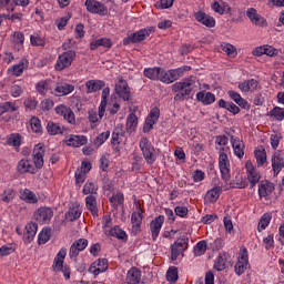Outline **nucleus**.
I'll list each match as a JSON object with an SVG mask.
<instances>
[{"label": "nucleus", "instance_id": "obj_59", "mask_svg": "<svg viewBox=\"0 0 284 284\" xmlns=\"http://www.w3.org/2000/svg\"><path fill=\"white\" fill-rule=\"evenodd\" d=\"M31 45L45 48V37L34 33L30 37Z\"/></svg>", "mask_w": 284, "mask_h": 284}, {"label": "nucleus", "instance_id": "obj_39", "mask_svg": "<svg viewBox=\"0 0 284 284\" xmlns=\"http://www.w3.org/2000/svg\"><path fill=\"white\" fill-rule=\"evenodd\" d=\"M196 100L203 103V105H212L216 101V95L212 92L201 91L196 93Z\"/></svg>", "mask_w": 284, "mask_h": 284}, {"label": "nucleus", "instance_id": "obj_64", "mask_svg": "<svg viewBox=\"0 0 284 284\" xmlns=\"http://www.w3.org/2000/svg\"><path fill=\"white\" fill-rule=\"evenodd\" d=\"M17 248L14 247V244H4L0 247V258H3V256H10V254H13V252Z\"/></svg>", "mask_w": 284, "mask_h": 284}, {"label": "nucleus", "instance_id": "obj_57", "mask_svg": "<svg viewBox=\"0 0 284 284\" xmlns=\"http://www.w3.org/2000/svg\"><path fill=\"white\" fill-rule=\"evenodd\" d=\"M36 90L41 94V97H45L48 94V90H50V83L48 80H40L36 84Z\"/></svg>", "mask_w": 284, "mask_h": 284}, {"label": "nucleus", "instance_id": "obj_23", "mask_svg": "<svg viewBox=\"0 0 284 284\" xmlns=\"http://www.w3.org/2000/svg\"><path fill=\"white\" fill-rule=\"evenodd\" d=\"M194 19L197 21V23H201L202 26H205L206 28H215L216 20L214 17L203 12L197 11L194 13Z\"/></svg>", "mask_w": 284, "mask_h": 284}, {"label": "nucleus", "instance_id": "obj_63", "mask_svg": "<svg viewBox=\"0 0 284 284\" xmlns=\"http://www.w3.org/2000/svg\"><path fill=\"white\" fill-rule=\"evenodd\" d=\"M270 116H273L275 121L284 120V108L275 106L270 111Z\"/></svg>", "mask_w": 284, "mask_h": 284}, {"label": "nucleus", "instance_id": "obj_24", "mask_svg": "<svg viewBox=\"0 0 284 284\" xmlns=\"http://www.w3.org/2000/svg\"><path fill=\"white\" fill-rule=\"evenodd\" d=\"M19 199L29 205H37L39 203V196L30 189H21L19 191Z\"/></svg>", "mask_w": 284, "mask_h": 284}, {"label": "nucleus", "instance_id": "obj_33", "mask_svg": "<svg viewBox=\"0 0 284 284\" xmlns=\"http://www.w3.org/2000/svg\"><path fill=\"white\" fill-rule=\"evenodd\" d=\"M85 207L93 219L99 216V204L97 203V195H88L85 197Z\"/></svg>", "mask_w": 284, "mask_h": 284}, {"label": "nucleus", "instance_id": "obj_34", "mask_svg": "<svg viewBox=\"0 0 284 284\" xmlns=\"http://www.w3.org/2000/svg\"><path fill=\"white\" fill-rule=\"evenodd\" d=\"M237 88L239 90H241V92H256L261 88V85L256 80L250 79L240 82Z\"/></svg>", "mask_w": 284, "mask_h": 284}, {"label": "nucleus", "instance_id": "obj_14", "mask_svg": "<svg viewBox=\"0 0 284 284\" xmlns=\"http://www.w3.org/2000/svg\"><path fill=\"white\" fill-rule=\"evenodd\" d=\"M271 166L274 176L281 174L284 169V150H276L271 156Z\"/></svg>", "mask_w": 284, "mask_h": 284}, {"label": "nucleus", "instance_id": "obj_11", "mask_svg": "<svg viewBox=\"0 0 284 284\" xmlns=\"http://www.w3.org/2000/svg\"><path fill=\"white\" fill-rule=\"evenodd\" d=\"M189 243L190 240L187 237H179L171 246V261H176V258L187 250Z\"/></svg>", "mask_w": 284, "mask_h": 284}, {"label": "nucleus", "instance_id": "obj_30", "mask_svg": "<svg viewBox=\"0 0 284 284\" xmlns=\"http://www.w3.org/2000/svg\"><path fill=\"white\" fill-rule=\"evenodd\" d=\"M254 159L256 160L257 168H263L267 163V151L263 145H258L254 149Z\"/></svg>", "mask_w": 284, "mask_h": 284}, {"label": "nucleus", "instance_id": "obj_40", "mask_svg": "<svg viewBox=\"0 0 284 284\" xmlns=\"http://www.w3.org/2000/svg\"><path fill=\"white\" fill-rule=\"evenodd\" d=\"M87 94L99 92L102 88H105V82L102 80H89L85 82Z\"/></svg>", "mask_w": 284, "mask_h": 284}, {"label": "nucleus", "instance_id": "obj_62", "mask_svg": "<svg viewBox=\"0 0 284 284\" xmlns=\"http://www.w3.org/2000/svg\"><path fill=\"white\" fill-rule=\"evenodd\" d=\"M7 145H12L13 148L21 146V135L18 133H12L7 138Z\"/></svg>", "mask_w": 284, "mask_h": 284}, {"label": "nucleus", "instance_id": "obj_50", "mask_svg": "<svg viewBox=\"0 0 284 284\" xmlns=\"http://www.w3.org/2000/svg\"><path fill=\"white\" fill-rule=\"evenodd\" d=\"M50 239H52V230L49 227L42 229V231L38 234V245H45Z\"/></svg>", "mask_w": 284, "mask_h": 284}, {"label": "nucleus", "instance_id": "obj_52", "mask_svg": "<svg viewBox=\"0 0 284 284\" xmlns=\"http://www.w3.org/2000/svg\"><path fill=\"white\" fill-rule=\"evenodd\" d=\"M270 223H272V214L264 213L257 224V232H263V230H267V227H270Z\"/></svg>", "mask_w": 284, "mask_h": 284}, {"label": "nucleus", "instance_id": "obj_8", "mask_svg": "<svg viewBox=\"0 0 284 284\" xmlns=\"http://www.w3.org/2000/svg\"><path fill=\"white\" fill-rule=\"evenodd\" d=\"M114 90L119 99H122V101H130V97H132V91L130 90V85H128V81H125L123 77H118Z\"/></svg>", "mask_w": 284, "mask_h": 284}, {"label": "nucleus", "instance_id": "obj_10", "mask_svg": "<svg viewBox=\"0 0 284 284\" xmlns=\"http://www.w3.org/2000/svg\"><path fill=\"white\" fill-rule=\"evenodd\" d=\"M250 267V255L247 253V248L243 247L240 250V255L237 257V263L235 264V274L237 276H242L245 274V271Z\"/></svg>", "mask_w": 284, "mask_h": 284}, {"label": "nucleus", "instance_id": "obj_36", "mask_svg": "<svg viewBox=\"0 0 284 284\" xmlns=\"http://www.w3.org/2000/svg\"><path fill=\"white\" fill-rule=\"evenodd\" d=\"M29 67H30V61L23 58L18 64H13L9 69V72H11L13 77H21V74H23V71L28 70Z\"/></svg>", "mask_w": 284, "mask_h": 284}, {"label": "nucleus", "instance_id": "obj_27", "mask_svg": "<svg viewBox=\"0 0 284 284\" xmlns=\"http://www.w3.org/2000/svg\"><path fill=\"white\" fill-rule=\"evenodd\" d=\"M74 91V84L69 83H58L51 94L54 97H68V94H72Z\"/></svg>", "mask_w": 284, "mask_h": 284}, {"label": "nucleus", "instance_id": "obj_54", "mask_svg": "<svg viewBox=\"0 0 284 284\" xmlns=\"http://www.w3.org/2000/svg\"><path fill=\"white\" fill-rule=\"evenodd\" d=\"M161 67L155 68H146L143 71L144 77L146 79H150L151 81H159V74H160Z\"/></svg>", "mask_w": 284, "mask_h": 284}, {"label": "nucleus", "instance_id": "obj_4", "mask_svg": "<svg viewBox=\"0 0 284 284\" xmlns=\"http://www.w3.org/2000/svg\"><path fill=\"white\" fill-rule=\"evenodd\" d=\"M65 256H68V248H60L53 260L52 268L53 272H62L64 278H70V267L64 264Z\"/></svg>", "mask_w": 284, "mask_h": 284}, {"label": "nucleus", "instance_id": "obj_44", "mask_svg": "<svg viewBox=\"0 0 284 284\" xmlns=\"http://www.w3.org/2000/svg\"><path fill=\"white\" fill-rule=\"evenodd\" d=\"M126 283L139 284L141 283V270L131 267L126 274Z\"/></svg>", "mask_w": 284, "mask_h": 284}, {"label": "nucleus", "instance_id": "obj_45", "mask_svg": "<svg viewBox=\"0 0 284 284\" xmlns=\"http://www.w3.org/2000/svg\"><path fill=\"white\" fill-rule=\"evenodd\" d=\"M139 125V118L134 113H130L126 118V132L134 134Z\"/></svg>", "mask_w": 284, "mask_h": 284}, {"label": "nucleus", "instance_id": "obj_6", "mask_svg": "<svg viewBox=\"0 0 284 284\" xmlns=\"http://www.w3.org/2000/svg\"><path fill=\"white\" fill-rule=\"evenodd\" d=\"M74 59H77V51H64L58 57L57 62L54 64V70H57V72H63V70H68V68L72 65Z\"/></svg>", "mask_w": 284, "mask_h": 284}, {"label": "nucleus", "instance_id": "obj_2", "mask_svg": "<svg viewBox=\"0 0 284 284\" xmlns=\"http://www.w3.org/2000/svg\"><path fill=\"white\" fill-rule=\"evenodd\" d=\"M108 97H110V88H104L101 93V102L98 109V113L95 111H89V121L91 123H98L105 116V109L108 108Z\"/></svg>", "mask_w": 284, "mask_h": 284}, {"label": "nucleus", "instance_id": "obj_55", "mask_svg": "<svg viewBox=\"0 0 284 284\" xmlns=\"http://www.w3.org/2000/svg\"><path fill=\"white\" fill-rule=\"evenodd\" d=\"M24 41H26V36L23 34V32L16 31L13 33V43H14V48H17V50H23Z\"/></svg>", "mask_w": 284, "mask_h": 284}, {"label": "nucleus", "instance_id": "obj_47", "mask_svg": "<svg viewBox=\"0 0 284 284\" xmlns=\"http://www.w3.org/2000/svg\"><path fill=\"white\" fill-rule=\"evenodd\" d=\"M105 110L111 115L119 113V110H121V104L119 103V101H116V97H114V99H112V97L111 98L108 97V103H106Z\"/></svg>", "mask_w": 284, "mask_h": 284}, {"label": "nucleus", "instance_id": "obj_21", "mask_svg": "<svg viewBox=\"0 0 284 284\" xmlns=\"http://www.w3.org/2000/svg\"><path fill=\"white\" fill-rule=\"evenodd\" d=\"M32 154L36 170H41V168H43V156H45V149L43 148V144H37L33 148Z\"/></svg>", "mask_w": 284, "mask_h": 284}, {"label": "nucleus", "instance_id": "obj_3", "mask_svg": "<svg viewBox=\"0 0 284 284\" xmlns=\"http://www.w3.org/2000/svg\"><path fill=\"white\" fill-rule=\"evenodd\" d=\"M139 148L148 165H154L156 162V150L152 145V142L148 138H141Z\"/></svg>", "mask_w": 284, "mask_h": 284}, {"label": "nucleus", "instance_id": "obj_12", "mask_svg": "<svg viewBox=\"0 0 284 284\" xmlns=\"http://www.w3.org/2000/svg\"><path fill=\"white\" fill-rule=\"evenodd\" d=\"M54 112L58 114V116H62L67 123H70V125H74L77 123V116L70 106L65 104H59L54 108Z\"/></svg>", "mask_w": 284, "mask_h": 284}, {"label": "nucleus", "instance_id": "obj_1", "mask_svg": "<svg viewBox=\"0 0 284 284\" xmlns=\"http://www.w3.org/2000/svg\"><path fill=\"white\" fill-rule=\"evenodd\" d=\"M194 85H196V78L193 75L180 82H175L172 85V92H175L174 101H185V99L192 94Z\"/></svg>", "mask_w": 284, "mask_h": 284}, {"label": "nucleus", "instance_id": "obj_20", "mask_svg": "<svg viewBox=\"0 0 284 284\" xmlns=\"http://www.w3.org/2000/svg\"><path fill=\"white\" fill-rule=\"evenodd\" d=\"M275 186L274 183L267 181V180H262L258 184V196L260 199H270L272 196V193L274 192Z\"/></svg>", "mask_w": 284, "mask_h": 284}, {"label": "nucleus", "instance_id": "obj_31", "mask_svg": "<svg viewBox=\"0 0 284 284\" xmlns=\"http://www.w3.org/2000/svg\"><path fill=\"white\" fill-rule=\"evenodd\" d=\"M37 230H39V224L30 222L24 227L23 241L24 243H30L34 241V236H37Z\"/></svg>", "mask_w": 284, "mask_h": 284}, {"label": "nucleus", "instance_id": "obj_35", "mask_svg": "<svg viewBox=\"0 0 284 284\" xmlns=\"http://www.w3.org/2000/svg\"><path fill=\"white\" fill-rule=\"evenodd\" d=\"M143 207H141V203L136 204V211L131 215V223L133 229L141 230V223H143Z\"/></svg>", "mask_w": 284, "mask_h": 284}, {"label": "nucleus", "instance_id": "obj_37", "mask_svg": "<svg viewBox=\"0 0 284 284\" xmlns=\"http://www.w3.org/2000/svg\"><path fill=\"white\" fill-rule=\"evenodd\" d=\"M17 170L19 174H27V172H29L30 174L37 173V168L32 165L30 160H26V159H22L18 162Z\"/></svg>", "mask_w": 284, "mask_h": 284}, {"label": "nucleus", "instance_id": "obj_19", "mask_svg": "<svg viewBox=\"0 0 284 284\" xmlns=\"http://www.w3.org/2000/svg\"><path fill=\"white\" fill-rule=\"evenodd\" d=\"M88 239H79L74 241L69 251L70 258H77V256L88 247Z\"/></svg>", "mask_w": 284, "mask_h": 284}, {"label": "nucleus", "instance_id": "obj_61", "mask_svg": "<svg viewBox=\"0 0 284 284\" xmlns=\"http://www.w3.org/2000/svg\"><path fill=\"white\" fill-rule=\"evenodd\" d=\"M30 125L32 132H34L36 134H42L43 128L41 126V120L39 118L32 116L30 119Z\"/></svg>", "mask_w": 284, "mask_h": 284}, {"label": "nucleus", "instance_id": "obj_29", "mask_svg": "<svg viewBox=\"0 0 284 284\" xmlns=\"http://www.w3.org/2000/svg\"><path fill=\"white\" fill-rule=\"evenodd\" d=\"M64 141L70 148H81L88 143V136L71 134L68 135Z\"/></svg>", "mask_w": 284, "mask_h": 284}, {"label": "nucleus", "instance_id": "obj_13", "mask_svg": "<svg viewBox=\"0 0 284 284\" xmlns=\"http://www.w3.org/2000/svg\"><path fill=\"white\" fill-rule=\"evenodd\" d=\"M245 170L251 187H256V184L261 181V172H258V170L254 166L252 160H247L245 162Z\"/></svg>", "mask_w": 284, "mask_h": 284}, {"label": "nucleus", "instance_id": "obj_48", "mask_svg": "<svg viewBox=\"0 0 284 284\" xmlns=\"http://www.w3.org/2000/svg\"><path fill=\"white\" fill-rule=\"evenodd\" d=\"M82 194L89 196H97L99 194V185L94 182H85L83 189H82Z\"/></svg>", "mask_w": 284, "mask_h": 284}, {"label": "nucleus", "instance_id": "obj_15", "mask_svg": "<svg viewBox=\"0 0 284 284\" xmlns=\"http://www.w3.org/2000/svg\"><path fill=\"white\" fill-rule=\"evenodd\" d=\"M84 6L87 7L88 12L91 14H99V17H108V7L102 2L97 0H87Z\"/></svg>", "mask_w": 284, "mask_h": 284}, {"label": "nucleus", "instance_id": "obj_43", "mask_svg": "<svg viewBox=\"0 0 284 284\" xmlns=\"http://www.w3.org/2000/svg\"><path fill=\"white\" fill-rule=\"evenodd\" d=\"M65 130V126L53 122V121H49L47 123V132L48 134H50V136H57V134H63Z\"/></svg>", "mask_w": 284, "mask_h": 284}, {"label": "nucleus", "instance_id": "obj_58", "mask_svg": "<svg viewBox=\"0 0 284 284\" xmlns=\"http://www.w3.org/2000/svg\"><path fill=\"white\" fill-rule=\"evenodd\" d=\"M14 196H17L14 189H6L3 193L0 194V201L3 203H11V201H14Z\"/></svg>", "mask_w": 284, "mask_h": 284}, {"label": "nucleus", "instance_id": "obj_5", "mask_svg": "<svg viewBox=\"0 0 284 284\" xmlns=\"http://www.w3.org/2000/svg\"><path fill=\"white\" fill-rule=\"evenodd\" d=\"M227 154L229 153H225V150H222L221 153H219V169L221 179L224 183H230V179H232V164L230 163V156Z\"/></svg>", "mask_w": 284, "mask_h": 284}, {"label": "nucleus", "instance_id": "obj_41", "mask_svg": "<svg viewBox=\"0 0 284 284\" xmlns=\"http://www.w3.org/2000/svg\"><path fill=\"white\" fill-rule=\"evenodd\" d=\"M213 12H216L217 14H230L232 12V8L227 2L224 1H215L211 6Z\"/></svg>", "mask_w": 284, "mask_h": 284}, {"label": "nucleus", "instance_id": "obj_18", "mask_svg": "<svg viewBox=\"0 0 284 284\" xmlns=\"http://www.w3.org/2000/svg\"><path fill=\"white\" fill-rule=\"evenodd\" d=\"M159 116H161V110L158 106L152 108L145 120L143 131L150 132L154 128L156 121H159Z\"/></svg>", "mask_w": 284, "mask_h": 284}, {"label": "nucleus", "instance_id": "obj_32", "mask_svg": "<svg viewBox=\"0 0 284 284\" xmlns=\"http://www.w3.org/2000/svg\"><path fill=\"white\" fill-rule=\"evenodd\" d=\"M230 136L226 134L215 136V150H217L219 154L224 150V153H230Z\"/></svg>", "mask_w": 284, "mask_h": 284}, {"label": "nucleus", "instance_id": "obj_51", "mask_svg": "<svg viewBox=\"0 0 284 284\" xmlns=\"http://www.w3.org/2000/svg\"><path fill=\"white\" fill-rule=\"evenodd\" d=\"M158 81L166 84L174 83L175 80L172 78V70L166 71L163 68H160Z\"/></svg>", "mask_w": 284, "mask_h": 284}, {"label": "nucleus", "instance_id": "obj_60", "mask_svg": "<svg viewBox=\"0 0 284 284\" xmlns=\"http://www.w3.org/2000/svg\"><path fill=\"white\" fill-rule=\"evenodd\" d=\"M193 252L195 256H203V254L207 252V242L205 240L197 242V244L194 246Z\"/></svg>", "mask_w": 284, "mask_h": 284}, {"label": "nucleus", "instance_id": "obj_9", "mask_svg": "<svg viewBox=\"0 0 284 284\" xmlns=\"http://www.w3.org/2000/svg\"><path fill=\"white\" fill-rule=\"evenodd\" d=\"M154 32V28L141 29L138 32L130 34L123 39V45H130V43H140V41H145L150 34Z\"/></svg>", "mask_w": 284, "mask_h": 284}, {"label": "nucleus", "instance_id": "obj_16", "mask_svg": "<svg viewBox=\"0 0 284 284\" xmlns=\"http://www.w3.org/2000/svg\"><path fill=\"white\" fill-rule=\"evenodd\" d=\"M230 143L232 145L233 154L237 159H243L245 156V142L241 138L235 135H230Z\"/></svg>", "mask_w": 284, "mask_h": 284}, {"label": "nucleus", "instance_id": "obj_38", "mask_svg": "<svg viewBox=\"0 0 284 284\" xmlns=\"http://www.w3.org/2000/svg\"><path fill=\"white\" fill-rule=\"evenodd\" d=\"M227 95L243 110H250V103L241 97V93L230 90L227 91Z\"/></svg>", "mask_w": 284, "mask_h": 284}, {"label": "nucleus", "instance_id": "obj_53", "mask_svg": "<svg viewBox=\"0 0 284 284\" xmlns=\"http://www.w3.org/2000/svg\"><path fill=\"white\" fill-rule=\"evenodd\" d=\"M226 263H227V257L225 253H220L215 260L214 270H216V272H223V270L227 267Z\"/></svg>", "mask_w": 284, "mask_h": 284}, {"label": "nucleus", "instance_id": "obj_22", "mask_svg": "<svg viewBox=\"0 0 284 284\" xmlns=\"http://www.w3.org/2000/svg\"><path fill=\"white\" fill-rule=\"evenodd\" d=\"M163 223H165V216L159 215L150 223L151 230V239L152 241H156L159 239V234H161V227H163Z\"/></svg>", "mask_w": 284, "mask_h": 284}, {"label": "nucleus", "instance_id": "obj_26", "mask_svg": "<svg viewBox=\"0 0 284 284\" xmlns=\"http://www.w3.org/2000/svg\"><path fill=\"white\" fill-rule=\"evenodd\" d=\"M108 267L109 264L106 258H98L95 262L91 264L89 272L90 274H94V276H99V274L105 272Z\"/></svg>", "mask_w": 284, "mask_h": 284}, {"label": "nucleus", "instance_id": "obj_28", "mask_svg": "<svg viewBox=\"0 0 284 284\" xmlns=\"http://www.w3.org/2000/svg\"><path fill=\"white\" fill-rule=\"evenodd\" d=\"M104 235L108 237L118 239V241H128V233L121 229V226L115 225L112 226L110 230L104 231Z\"/></svg>", "mask_w": 284, "mask_h": 284}, {"label": "nucleus", "instance_id": "obj_42", "mask_svg": "<svg viewBox=\"0 0 284 284\" xmlns=\"http://www.w3.org/2000/svg\"><path fill=\"white\" fill-rule=\"evenodd\" d=\"M83 209L79 204H73L65 214L67 221H77L81 217Z\"/></svg>", "mask_w": 284, "mask_h": 284}, {"label": "nucleus", "instance_id": "obj_46", "mask_svg": "<svg viewBox=\"0 0 284 284\" xmlns=\"http://www.w3.org/2000/svg\"><path fill=\"white\" fill-rule=\"evenodd\" d=\"M217 105L219 108L227 110V112H231V114H239L241 112V108H239V105L234 104V102H227L223 99L219 100Z\"/></svg>", "mask_w": 284, "mask_h": 284}, {"label": "nucleus", "instance_id": "obj_49", "mask_svg": "<svg viewBox=\"0 0 284 284\" xmlns=\"http://www.w3.org/2000/svg\"><path fill=\"white\" fill-rule=\"evenodd\" d=\"M223 192V187L215 186L207 191L206 199L210 201V203H216L221 196V193Z\"/></svg>", "mask_w": 284, "mask_h": 284}, {"label": "nucleus", "instance_id": "obj_56", "mask_svg": "<svg viewBox=\"0 0 284 284\" xmlns=\"http://www.w3.org/2000/svg\"><path fill=\"white\" fill-rule=\"evenodd\" d=\"M6 112H17V102L0 103V116H3Z\"/></svg>", "mask_w": 284, "mask_h": 284}, {"label": "nucleus", "instance_id": "obj_25", "mask_svg": "<svg viewBox=\"0 0 284 284\" xmlns=\"http://www.w3.org/2000/svg\"><path fill=\"white\" fill-rule=\"evenodd\" d=\"M125 132H123V129L121 128H116L114 129L113 133H112V138H111V145L114 150V152H121V144L123 143V139Z\"/></svg>", "mask_w": 284, "mask_h": 284}, {"label": "nucleus", "instance_id": "obj_7", "mask_svg": "<svg viewBox=\"0 0 284 284\" xmlns=\"http://www.w3.org/2000/svg\"><path fill=\"white\" fill-rule=\"evenodd\" d=\"M53 216L54 210L50 206H40L33 213L34 221H37V223H40V225H48V223L52 221Z\"/></svg>", "mask_w": 284, "mask_h": 284}, {"label": "nucleus", "instance_id": "obj_17", "mask_svg": "<svg viewBox=\"0 0 284 284\" xmlns=\"http://www.w3.org/2000/svg\"><path fill=\"white\" fill-rule=\"evenodd\" d=\"M246 17L250 19L254 26H258L260 28H267V20L256 11L254 8H250L246 10Z\"/></svg>", "mask_w": 284, "mask_h": 284}]
</instances>
